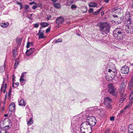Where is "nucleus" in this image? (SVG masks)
I'll use <instances>...</instances> for the list:
<instances>
[{"mask_svg": "<svg viewBox=\"0 0 133 133\" xmlns=\"http://www.w3.org/2000/svg\"><path fill=\"white\" fill-rule=\"evenodd\" d=\"M7 92H6V95H5V99H4V101L5 102V100H6V98H7Z\"/></svg>", "mask_w": 133, "mask_h": 133, "instance_id": "nucleus-59", "label": "nucleus"}, {"mask_svg": "<svg viewBox=\"0 0 133 133\" xmlns=\"http://www.w3.org/2000/svg\"><path fill=\"white\" fill-rule=\"evenodd\" d=\"M26 72H23L21 74V77H23L24 76V74H26Z\"/></svg>", "mask_w": 133, "mask_h": 133, "instance_id": "nucleus-52", "label": "nucleus"}, {"mask_svg": "<svg viewBox=\"0 0 133 133\" xmlns=\"http://www.w3.org/2000/svg\"><path fill=\"white\" fill-rule=\"evenodd\" d=\"M35 49L34 48H31L29 50H27L26 52V55L28 56H30L34 51Z\"/></svg>", "mask_w": 133, "mask_h": 133, "instance_id": "nucleus-14", "label": "nucleus"}, {"mask_svg": "<svg viewBox=\"0 0 133 133\" xmlns=\"http://www.w3.org/2000/svg\"><path fill=\"white\" fill-rule=\"evenodd\" d=\"M86 125L85 123H82L80 128L81 131L82 133H91V132L92 128Z\"/></svg>", "mask_w": 133, "mask_h": 133, "instance_id": "nucleus-3", "label": "nucleus"}, {"mask_svg": "<svg viewBox=\"0 0 133 133\" xmlns=\"http://www.w3.org/2000/svg\"><path fill=\"white\" fill-rule=\"evenodd\" d=\"M96 122V120L95 117L93 116H89L87 118V121L83 123H85L86 125L89 126L90 128L94 126Z\"/></svg>", "mask_w": 133, "mask_h": 133, "instance_id": "nucleus-2", "label": "nucleus"}, {"mask_svg": "<svg viewBox=\"0 0 133 133\" xmlns=\"http://www.w3.org/2000/svg\"><path fill=\"white\" fill-rule=\"evenodd\" d=\"M89 7H95L97 6V4L95 3H90L89 4Z\"/></svg>", "mask_w": 133, "mask_h": 133, "instance_id": "nucleus-24", "label": "nucleus"}, {"mask_svg": "<svg viewBox=\"0 0 133 133\" xmlns=\"http://www.w3.org/2000/svg\"><path fill=\"white\" fill-rule=\"evenodd\" d=\"M5 70V67L4 66H2L0 67V72L2 73Z\"/></svg>", "mask_w": 133, "mask_h": 133, "instance_id": "nucleus-34", "label": "nucleus"}, {"mask_svg": "<svg viewBox=\"0 0 133 133\" xmlns=\"http://www.w3.org/2000/svg\"><path fill=\"white\" fill-rule=\"evenodd\" d=\"M129 71V67L126 65L122 66L121 69V72L124 74H127L128 73Z\"/></svg>", "mask_w": 133, "mask_h": 133, "instance_id": "nucleus-9", "label": "nucleus"}, {"mask_svg": "<svg viewBox=\"0 0 133 133\" xmlns=\"http://www.w3.org/2000/svg\"><path fill=\"white\" fill-rule=\"evenodd\" d=\"M121 97L119 98V101L121 103H122L126 98V95L123 94L121 96Z\"/></svg>", "mask_w": 133, "mask_h": 133, "instance_id": "nucleus-18", "label": "nucleus"}, {"mask_svg": "<svg viewBox=\"0 0 133 133\" xmlns=\"http://www.w3.org/2000/svg\"><path fill=\"white\" fill-rule=\"evenodd\" d=\"M94 11V10L92 8H90L89 9L88 12L89 13H91L92 12H93Z\"/></svg>", "mask_w": 133, "mask_h": 133, "instance_id": "nucleus-46", "label": "nucleus"}, {"mask_svg": "<svg viewBox=\"0 0 133 133\" xmlns=\"http://www.w3.org/2000/svg\"><path fill=\"white\" fill-rule=\"evenodd\" d=\"M36 5L37 6V7H42V5L40 3H38L37 4H36Z\"/></svg>", "mask_w": 133, "mask_h": 133, "instance_id": "nucleus-48", "label": "nucleus"}, {"mask_svg": "<svg viewBox=\"0 0 133 133\" xmlns=\"http://www.w3.org/2000/svg\"><path fill=\"white\" fill-rule=\"evenodd\" d=\"M133 129V123L129 125V128L128 130L129 132H131V130H132V129Z\"/></svg>", "mask_w": 133, "mask_h": 133, "instance_id": "nucleus-29", "label": "nucleus"}, {"mask_svg": "<svg viewBox=\"0 0 133 133\" xmlns=\"http://www.w3.org/2000/svg\"><path fill=\"white\" fill-rule=\"evenodd\" d=\"M94 110L95 111L96 113H98L99 115V112L102 111V108L99 109L97 107H95L93 108H90L87 109L86 110L87 111H89V113H90V112L89 111L91 110Z\"/></svg>", "mask_w": 133, "mask_h": 133, "instance_id": "nucleus-7", "label": "nucleus"}, {"mask_svg": "<svg viewBox=\"0 0 133 133\" xmlns=\"http://www.w3.org/2000/svg\"><path fill=\"white\" fill-rule=\"evenodd\" d=\"M123 89H125V88L122 87H120L119 89V91H122Z\"/></svg>", "mask_w": 133, "mask_h": 133, "instance_id": "nucleus-55", "label": "nucleus"}, {"mask_svg": "<svg viewBox=\"0 0 133 133\" xmlns=\"http://www.w3.org/2000/svg\"><path fill=\"white\" fill-rule=\"evenodd\" d=\"M51 17V15H47V17H46V18L48 20H49Z\"/></svg>", "mask_w": 133, "mask_h": 133, "instance_id": "nucleus-44", "label": "nucleus"}, {"mask_svg": "<svg viewBox=\"0 0 133 133\" xmlns=\"http://www.w3.org/2000/svg\"><path fill=\"white\" fill-rule=\"evenodd\" d=\"M22 40V38H17L16 39V43L17 45L20 46L21 45V42Z\"/></svg>", "mask_w": 133, "mask_h": 133, "instance_id": "nucleus-21", "label": "nucleus"}, {"mask_svg": "<svg viewBox=\"0 0 133 133\" xmlns=\"http://www.w3.org/2000/svg\"><path fill=\"white\" fill-rule=\"evenodd\" d=\"M4 78L3 82V84H2L3 86L1 87V91H2L3 89L4 90L3 92H4V93L5 92V91L6 88V83L5 84L4 86Z\"/></svg>", "mask_w": 133, "mask_h": 133, "instance_id": "nucleus-20", "label": "nucleus"}, {"mask_svg": "<svg viewBox=\"0 0 133 133\" xmlns=\"http://www.w3.org/2000/svg\"><path fill=\"white\" fill-rule=\"evenodd\" d=\"M10 128V127L8 125H6L5 126V129H9Z\"/></svg>", "mask_w": 133, "mask_h": 133, "instance_id": "nucleus-58", "label": "nucleus"}, {"mask_svg": "<svg viewBox=\"0 0 133 133\" xmlns=\"http://www.w3.org/2000/svg\"><path fill=\"white\" fill-rule=\"evenodd\" d=\"M64 21L63 18L61 17H59L57 18L56 22L57 24L59 25L60 24H62L64 22Z\"/></svg>", "mask_w": 133, "mask_h": 133, "instance_id": "nucleus-13", "label": "nucleus"}, {"mask_svg": "<svg viewBox=\"0 0 133 133\" xmlns=\"http://www.w3.org/2000/svg\"><path fill=\"white\" fill-rule=\"evenodd\" d=\"M129 99H130V102L131 103L133 102V90L130 96Z\"/></svg>", "mask_w": 133, "mask_h": 133, "instance_id": "nucleus-28", "label": "nucleus"}, {"mask_svg": "<svg viewBox=\"0 0 133 133\" xmlns=\"http://www.w3.org/2000/svg\"><path fill=\"white\" fill-rule=\"evenodd\" d=\"M51 28L50 27H49L46 30V32L47 33L50 31V30Z\"/></svg>", "mask_w": 133, "mask_h": 133, "instance_id": "nucleus-47", "label": "nucleus"}, {"mask_svg": "<svg viewBox=\"0 0 133 133\" xmlns=\"http://www.w3.org/2000/svg\"><path fill=\"white\" fill-rule=\"evenodd\" d=\"M14 84H15L16 85L18 86L19 85V83L18 82H16Z\"/></svg>", "mask_w": 133, "mask_h": 133, "instance_id": "nucleus-62", "label": "nucleus"}, {"mask_svg": "<svg viewBox=\"0 0 133 133\" xmlns=\"http://www.w3.org/2000/svg\"><path fill=\"white\" fill-rule=\"evenodd\" d=\"M54 6L55 8H59L61 7L60 4L58 3H53Z\"/></svg>", "mask_w": 133, "mask_h": 133, "instance_id": "nucleus-30", "label": "nucleus"}, {"mask_svg": "<svg viewBox=\"0 0 133 133\" xmlns=\"http://www.w3.org/2000/svg\"><path fill=\"white\" fill-rule=\"evenodd\" d=\"M39 26V24L37 23H36L35 24L34 26L36 28H37Z\"/></svg>", "mask_w": 133, "mask_h": 133, "instance_id": "nucleus-49", "label": "nucleus"}, {"mask_svg": "<svg viewBox=\"0 0 133 133\" xmlns=\"http://www.w3.org/2000/svg\"><path fill=\"white\" fill-rule=\"evenodd\" d=\"M24 8L25 9H28L29 8V6L28 5H26L25 6Z\"/></svg>", "mask_w": 133, "mask_h": 133, "instance_id": "nucleus-57", "label": "nucleus"}, {"mask_svg": "<svg viewBox=\"0 0 133 133\" xmlns=\"http://www.w3.org/2000/svg\"><path fill=\"white\" fill-rule=\"evenodd\" d=\"M8 22H3L0 23V26L3 28H6L8 27L9 25Z\"/></svg>", "mask_w": 133, "mask_h": 133, "instance_id": "nucleus-19", "label": "nucleus"}, {"mask_svg": "<svg viewBox=\"0 0 133 133\" xmlns=\"http://www.w3.org/2000/svg\"><path fill=\"white\" fill-rule=\"evenodd\" d=\"M99 30L103 34H107L110 31V26L107 22H102L98 24Z\"/></svg>", "mask_w": 133, "mask_h": 133, "instance_id": "nucleus-1", "label": "nucleus"}, {"mask_svg": "<svg viewBox=\"0 0 133 133\" xmlns=\"http://www.w3.org/2000/svg\"><path fill=\"white\" fill-rule=\"evenodd\" d=\"M11 96V94H8V99H10V97Z\"/></svg>", "mask_w": 133, "mask_h": 133, "instance_id": "nucleus-61", "label": "nucleus"}, {"mask_svg": "<svg viewBox=\"0 0 133 133\" xmlns=\"http://www.w3.org/2000/svg\"><path fill=\"white\" fill-rule=\"evenodd\" d=\"M27 112H30V110L28 106H26L25 108Z\"/></svg>", "mask_w": 133, "mask_h": 133, "instance_id": "nucleus-41", "label": "nucleus"}, {"mask_svg": "<svg viewBox=\"0 0 133 133\" xmlns=\"http://www.w3.org/2000/svg\"><path fill=\"white\" fill-rule=\"evenodd\" d=\"M81 119L79 115H77L75 116L72 118L71 122V125L78 124V121H81Z\"/></svg>", "mask_w": 133, "mask_h": 133, "instance_id": "nucleus-6", "label": "nucleus"}, {"mask_svg": "<svg viewBox=\"0 0 133 133\" xmlns=\"http://www.w3.org/2000/svg\"><path fill=\"white\" fill-rule=\"evenodd\" d=\"M17 52V50L16 49H14L12 51V53L14 54V56L16 55Z\"/></svg>", "mask_w": 133, "mask_h": 133, "instance_id": "nucleus-42", "label": "nucleus"}, {"mask_svg": "<svg viewBox=\"0 0 133 133\" xmlns=\"http://www.w3.org/2000/svg\"><path fill=\"white\" fill-rule=\"evenodd\" d=\"M32 42H28L27 45L26 47L27 48H28L29 47V45L31 44V45H32Z\"/></svg>", "mask_w": 133, "mask_h": 133, "instance_id": "nucleus-40", "label": "nucleus"}, {"mask_svg": "<svg viewBox=\"0 0 133 133\" xmlns=\"http://www.w3.org/2000/svg\"><path fill=\"white\" fill-rule=\"evenodd\" d=\"M131 16L129 15H127L125 16L126 19L127 24H130L132 23Z\"/></svg>", "mask_w": 133, "mask_h": 133, "instance_id": "nucleus-16", "label": "nucleus"}, {"mask_svg": "<svg viewBox=\"0 0 133 133\" xmlns=\"http://www.w3.org/2000/svg\"><path fill=\"white\" fill-rule=\"evenodd\" d=\"M15 109V104L14 103H11L10 105L9 110L12 112Z\"/></svg>", "mask_w": 133, "mask_h": 133, "instance_id": "nucleus-17", "label": "nucleus"}, {"mask_svg": "<svg viewBox=\"0 0 133 133\" xmlns=\"http://www.w3.org/2000/svg\"><path fill=\"white\" fill-rule=\"evenodd\" d=\"M19 80L20 82H22L24 81V80L23 79V77H20Z\"/></svg>", "mask_w": 133, "mask_h": 133, "instance_id": "nucleus-54", "label": "nucleus"}, {"mask_svg": "<svg viewBox=\"0 0 133 133\" xmlns=\"http://www.w3.org/2000/svg\"><path fill=\"white\" fill-rule=\"evenodd\" d=\"M70 4V3H69V2H67V3L66 4V6H69Z\"/></svg>", "mask_w": 133, "mask_h": 133, "instance_id": "nucleus-64", "label": "nucleus"}, {"mask_svg": "<svg viewBox=\"0 0 133 133\" xmlns=\"http://www.w3.org/2000/svg\"><path fill=\"white\" fill-rule=\"evenodd\" d=\"M33 121L32 118H29V120L27 122V124L28 126L32 124Z\"/></svg>", "mask_w": 133, "mask_h": 133, "instance_id": "nucleus-32", "label": "nucleus"}, {"mask_svg": "<svg viewBox=\"0 0 133 133\" xmlns=\"http://www.w3.org/2000/svg\"><path fill=\"white\" fill-rule=\"evenodd\" d=\"M110 120L111 121H114V116H112L110 117Z\"/></svg>", "mask_w": 133, "mask_h": 133, "instance_id": "nucleus-53", "label": "nucleus"}, {"mask_svg": "<svg viewBox=\"0 0 133 133\" xmlns=\"http://www.w3.org/2000/svg\"><path fill=\"white\" fill-rule=\"evenodd\" d=\"M112 100L109 97H107L104 99L103 103L107 108L109 109L111 108V104Z\"/></svg>", "mask_w": 133, "mask_h": 133, "instance_id": "nucleus-5", "label": "nucleus"}, {"mask_svg": "<svg viewBox=\"0 0 133 133\" xmlns=\"http://www.w3.org/2000/svg\"><path fill=\"white\" fill-rule=\"evenodd\" d=\"M71 131V133H80V131L74 128H73L72 129Z\"/></svg>", "mask_w": 133, "mask_h": 133, "instance_id": "nucleus-26", "label": "nucleus"}, {"mask_svg": "<svg viewBox=\"0 0 133 133\" xmlns=\"http://www.w3.org/2000/svg\"><path fill=\"white\" fill-rule=\"evenodd\" d=\"M32 8L34 10L37 8V6L36 5H33L32 6Z\"/></svg>", "mask_w": 133, "mask_h": 133, "instance_id": "nucleus-51", "label": "nucleus"}, {"mask_svg": "<svg viewBox=\"0 0 133 133\" xmlns=\"http://www.w3.org/2000/svg\"><path fill=\"white\" fill-rule=\"evenodd\" d=\"M40 24L41 26V28H42V29H43V28H45L49 25V24L48 23L44 22H41Z\"/></svg>", "mask_w": 133, "mask_h": 133, "instance_id": "nucleus-22", "label": "nucleus"}, {"mask_svg": "<svg viewBox=\"0 0 133 133\" xmlns=\"http://www.w3.org/2000/svg\"><path fill=\"white\" fill-rule=\"evenodd\" d=\"M108 72L110 73L112 75V76L111 77V78H114L116 75L117 72L116 70H111L110 69L108 70Z\"/></svg>", "mask_w": 133, "mask_h": 133, "instance_id": "nucleus-15", "label": "nucleus"}, {"mask_svg": "<svg viewBox=\"0 0 133 133\" xmlns=\"http://www.w3.org/2000/svg\"><path fill=\"white\" fill-rule=\"evenodd\" d=\"M113 17H114V18H117L118 17L116 15H113Z\"/></svg>", "mask_w": 133, "mask_h": 133, "instance_id": "nucleus-60", "label": "nucleus"}, {"mask_svg": "<svg viewBox=\"0 0 133 133\" xmlns=\"http://www.w3.org/2000/svg\"><path fill=\"white\" fill-rule=\"evenodd\" d=\"M125 90V89H123L122 91H119V93L120 94L121 96L123 94L126 95V94L124 93V92Z\"/></svg>", "mask_w": 133, "mask_h": 133, "instance_id": "nucleus-37", "label": "nucleus"}, {"mask_svg": "<svg viewBox=\"0 0 133 133\" xmlns=\"http://www.w3.org/2000/svg\"><path fill=\"white\" fill-rule=\"evenodd\" d=\"M102 7L101 8L98 10L97 11H95L93 13V15H97L98 13L101 11L102 9Z\"/></svg>", "mask_w": 133, "mask_h": 133, "instance_id": "nucleus-33", "label": "nucleus"}, {"mask_svg": "<svg viewBox=\"0 0 133 133\" xmlns=\"http://www.w3.org/2000/svg\"><path fill=\"white\" fill-rule=\"evenodd\" d=\"M122 29L121 28H116L114 31L113 32V34L114 37H116L117 35L119 34L120 32L123 31Z\"/></svg>", "mask_w": 133, "mask_h": 133, "instance_id": "nucleus-12", "label": "nucleus"}, {"mask_svg": "<svg viewBox=\"0 0 133 133\" xmlns=\"http://www.w3.org/2000/svg\"><path fill=\"white\" fill-rule=\"evenodd\" d=\"M0 133H8V132L6 130L0 128Z\"/></svg>", "mask_w": 133, "mask_h": 133, "instance_id": "nucleus-35", "label": "nucleus"}, {"mask_svg": "<svg viewBox=\"0 0 133 133\" xmlns=\"http://www.w3.org/2000/svg\"><path fill=\"white\" fill-rule=\"evenodd\" d=\"M19 105L20 106H23L24 107L25 106V103L23 99H22L20 100L19 103Z\"/></svg>", "mask_w": 133, "mask_h": 133, "instance_id": "nucleus-27", "label": "nucleus"}, {"mask_svg": "<svg viewBox=\"0 0 133 133\" xmlns=\"http://www.w3.org/2000/svg\"><path fill=\"white\" fill-rule=\"evenodd\" d=\"M122 18L121 17H119L117 19H116V20H118V21H117V22L118 23H120L122 22Z\"/></svg>", "mask_w": 133, "mask_h": 133, "instance_id": "nucleus-38", "label": "nucleus"}, {"mask_svg": "<svg viewBox=\"0 0 133 133\" xmlns=\"http://www.w3.org/2000/svg\"><path fill=\"white\" fill-rule=\"evenodd\" d=\"M126 31L127 33L131 34L133 33V26L131 25H126L125 28Z\"/></svg>", "mask_w": 133, "mask_h": 133, "instance_id": "nucleus-10", "label": "nucleus"}, {"mask_svg": "<svg viewBox=\"0 0 133 133\" xmlns=\"http://www.w3.org/2000/svg\"><path fill=\"white\" fill-rule=\"evenodd\" d=\"M62 41V40L61 39H58L55 41V43H57L59 42H60Z\"/></svg>", "mask_w": 133, "mask_h": 133, "instance_id": "nucleus-39", "label": "nucleus"}, {"mask_svg": "<svg viewBox=\"0 0 133 133\" xmlns=\"http://www.w3.org/2000/svg\"><path fill=\"white\" fill-rule=\"evenodd\" d=\"M109 1V0H104V2L106 3H108Z\"/></svg>", "mask_w": 133, "mask_h": 133, "instance_id": "nucleus-63", "label": "nucleus"}, {"mask_svg": "<svg viewBox=\"0 0 133 133\" xmlns=\"http://www.w3.org/2000/svg\"><path fill=\"white\" fill-rule=\"evenodd\" d=\"M133 87V82L131 81H130L129 83L128 86V88L129 89H130Z\"/></svg>", "mask_w": 133, "mask_h": 133, "instance_id": "nucleus-25", "label": "nucleus"}, {"mask_svg": "<svg viewBox=\"0 0 133 133\" xmlns=\"http://www.w3.org/2000/svg\"><path fill=\"white\" fill-rule=\"evenodd\" d=\"M105 113V111L104 109H102V110L99 112V115H101L104 114Z\"/></svg>", "mask_w": 133, "mask_h": 133, "instance_id": "nucleus-43", "label": "nucleus"}, {"mask_svg": "<svg viewBox=\"0 0 133 133\" xmlns=\"http://www.w3.org/2000/svg\"><path fill=\"white\" fill-rule=\"evenodd\" d=\"M44 31L42 30V28H40V30L37 34V35L39 36L38 39H43L44 38L46 37H44Z\"/></svg>", "mask_w": 133, "mask_h": 133, "instance_id": "nucleus-8", "label": "nucleus"}, {"mask_svg": "<svg viewBox=\"0 0 133 133\" xmlns=\"http://www.w3.org/2000/svg\"><path fill=\"white\" fill-rule=\"evenodd\" d=\"M108 92L111 95L114 96L117 95V89L111 83L108 85Z\"/></svg>", "mask_w": 133, "mask_h": 133, "instance_id": "nucleus-4", "label": "nucleus"}, {"mask_svg": "<svg viewBox=\"0 0 133 133\" xmlns=\"http://www.w3.org/2000/svg\"><path fill=\"white\" fill-rule=\"evenodd\" d=\"M29 4L30 5H32L33 4H36V3L34 1H33L32 2L30 3H29Z\"/></svg>", "mask_w": 133, "mask_h": 133, "instance_id": "nucleus-50", "label": "nucleus"}, {"mask_svg": "<svg viewBox=\"0 0 133 133\" xmlns=\"http://www.w3.org/2000/svg\"><path fill=\"white\" fill-rule=\"evenodd\" d=\"M110 130V129L107 128L106 129L104 133H109Z\"/></svg>", "mask_w": 133, "mask_h": 133, "instance_id": "nucleus-45", "label": "nucleus"}, {"mask_svg": "<svg viewBox=\"0 0 133 133\" xmlns=\"http://www.w3.org/2000/svg\"><path fill=\"white\" fill-rule=\"evenodd\" d=\"M77 8V6L76 5L74 4H72L71 6V8L73 10H74L76 9Z\"/></svg>", "mask_w": 133, "mask_h": 133, "instance_id": "nucleus-36", "label": "nucleus"}, {"mask_svg": "<svg viewBox=\"0 0 133 133\" xmlns=\"http://www.w3.org/2000/svg\"><path fill=\"white\" fill-rule=\"evenodd\" d=\"M125 33L123 31H122L118 35H117L116 37H115L117 40L122 39Z\"/></svg>", "mask_w": 133, "mask_h": 133, "instance_id": "nucleus-11", "label": "nucleus"}, {"mask_svg": "<svg viewBox=\"0 0 133 133\" xmlns=\"http://www.w3.org/2000/svg\"><path fill=\"white\" fill-rule=\"evenodd\" d=\"M15 76L14 75H13V78H12V81L13 82H14L15 81Z\"/></svg>", "mask_w": 133, "mask_h": 133, "instance_id": "nucleus-56", "label": "nucleus"}, {"mask_svg": "<svg viewBox=\"0 0 133 133\" xmlns=\"http://www.w3.org/2000/svg\"><path fill=\"white\" fill-rule=\"evenodd\" d=\"M19 62V58H17L16 59L15 63L14 64V68L16 69L18 65Z\"/></svg>", "mask_w": 133, "mask_h": 133, "instance_id": "nucleus-23", "label": "nucleus"}, {"mask_svg": "<svg viewBox=\"0 0 133 133\" xmlns=\"http://www.w3.org/2000/svg\"><path fill=\"white\" fill-rule=\"evenodd\" d=\"M112 66H113V67L112 68H111V67H109V68H108V67H107L106 69V70L107 71H108V70H109L110 69V70H116V69H115V65H114V64H112Z\"/></svg>", "mask_w": 133, "mask_h": 133, "instance_id": "nucleus-31", "label": "nucleus"}]
</instances>
